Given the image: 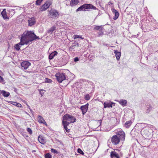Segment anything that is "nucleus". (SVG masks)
Instances as JSON below:
<instances>
[{
  "mask_svg": "<svg viewBox=\"0 0 158 158\" xmlns=\"http://www.w3.org/2000/svg\"><path fill=\"white\" fill-rule=\"evenodd\" d=\"M56 27L53 26L52 27L49 29L48 31V32L52 34L53 31L56 30Z\"/></svg>",
  "mask_w": 158,
  "mask_h": 158,
  "instance_id": "nucleus-28",
  "label": "nucleus"
},
{
  "mask_svg": "<svg viewBox=\"0 0 158 158\" xmlns=\"http://www.w3.org/2000/svg\"><path fill=\"white\" fill-rule=\"evenodd\" d=\"M73 37H74V39L77 38H80L82 39H84L82 37L81 35H73Z\"/></svg>",
  "mask_w": 158,
  "mask_h": 158,
  "instance_id": "nucleus-32",
  "label": "nucleus"
},
{
  "mask_svg": "<svg viewBox=\"0 0 158 158\" xmlns=\"http://www.w3.org/2000/svg\"><path fill=\"white\" fill-rule=\"evenodd\" d=\"M98 122L101 125V124L102 120H98Z\"/></svg>",
  "mask_w": 158,
  "mask_h": 158,
  "instance_id": "nucleus-47",
  "label": "nucleus"
},
{
  "mask_svg": "<svg viewBox=\"0 0 158 158\" xmlns=\"http://www.w3.org/2000/svg\"><path fill=\"white\" fill-rule=\"evenodd\" d=\"M103 28V27L102 26H95L94 27V30H98L100 31H102Z\"/></svg>",
  "mask_w": 158,
  "mask_h": 158,
  "instance_id": "nucleus-24",
  "label": "nucleus"
},
{
  "mask_svg": "<svg viewBox=\"0 0 158 158\" xmlns=\"http://www.w3.org/2000/svg\"><path fill=\"white\" fill-rule=\"evenodd\" d=\"M85 5H84V4L83 5L81 6L80 7H79L78 8H77L76 10V12H78V11H85Z\"/></svg>",
  "mask_w": 158,
  "mask_h": 158,
  "instance_id": "nucleus-20",
  "label": "nucleus"
},
{
  "mask_svg": "<svg viewBox=\"0 0 158 158\" xmlns=\"http://www.w3.org/2000/svg\"><path fill=\"white\" fill-rule=\"evenodd\" d=\"M89 104H86V105L81 106V109L82 110L83 115H84L88 109Z\"/></svg>",
  "mask_w": 158,
  "mask_h": 158,
  "instance_id": "nucleus-9",
  "label": "nucleus"
},
{
  "mask_svg": "<svg viewBox=\"0 0 158 158\" xmlns=\"http://www.w3.org/2000/svg\"><path fill=\"white\" fill-rule=\"evenodd\" d=\"M49 14L51 17L54 19H57L59 17V14L57 10L51 9L49 11Z\"/></svg>",
  "mask_w": 158,
  "mask_h": 158,
  "instance_id": "nucleus-4",
  "label": "nucleus"
},
{
  "mask_svg": "<svg viewBox=\"0 0 158 158\" xmlns=\"http://www.w3.org/2000/svg\"><path fill=\"white\" fill-rule=\"evenodd\" d=\"M77 151L78 153H79L82 155H84V153L81 149L78 148Z\"/></svg>",
  "mask_w": 158,
  "mask_h": 158,
  "instance_id": "nucleus-36",
  "label": "nucleus"
},
{
  "mask_svg": "<svg viewBox=\"0 0 158 158\" xmlns=\"http://www.w3.org/2000/svg\"><path fill=\"white\" fill-rule=\"evenodd\" d=\"M109 5H110V4H112V2H109Z\"/></svg>",
  "mask_w": 158,
  "mask_h": 158,
  "instance_id": "nucleus-49",
  "label": "nucleus"
},
{
  "mask_svg": "<svg viewBox=\"0 0 158 158\" xmlns=\"http://www.w3.org/2000/svg\"><path fill=\"white\" fill-rule=\"evenodd\" d=\"M2 94L4 97H8L10 94L9 92H6L4 90H2Z\"/></svg>",
  "mask_w": 158,
  "mask_h": 158,
  "instance_id": "nucleus-26",
  "label": "nucleus"
},
{
  "mask_svg": "<svg viewBox=\"0 0 158 158\" xmlns=\"http://www.w3.org/2000/svg\"><path fill=\"white\" fill-rule=\"evenodd\" d=\"M52 156L49 153H48L46 154L45 155V157L46 158H51Z\"/></svg>",
  "mask_w": 158,
  "mask_h": 158,
  "instance_id": "nucleus-33",
  "label": "nucleus"
},
{
  "mask_svg": "<svg viewBox=\"0 0 158 158\" xmlns=\"http://www.w3.org/2000/svg\"><path fill=\"white\" fill-rule=\"evenodd\" d=\"M58 54V52L55 51L50 54L49 56V59L50 60L52 59L53 57Z\"/></svg>",
  "mask_w": 158,
  "mask_h": 158,
  "instance_id": "nucleus-18",
  "label": "nucleus"
},
{
  "mask_svg": "<svg viewBox=\"0 0 158 158\" xmlns=\"http://www.w3.org/2000/svg\"><path fill=\"white\" fill-rule=\"evenodd\" d=\"M27 131L30 135H31L32 134V131L31 129H30V128H27Z\"/></svg>",
  "mask_w": 158,
  "mask_h": 158,
  "instance_id": "nucleus-40",
  "label": "nucleus"
},
{
  "mask_svg": "<svg viewBox=\"0 0 158 158\" xmlns=\"http://www.w3.org/2000/svg\"><path fill=\"white\" fill-rule=\"evenodd\" d=\"M4 81L3 78L1 76H0V82L3 84H4L5 83Z\"/></svg>",
  "mask_w": 158,
  "mask_h": 158,
  "instance_id": "nucleus-39",
  "label": "nucleus"
},
{
  "mask_svg": "<svg viewBox=\"0 0 158 158\" xmlns=\"http://www.w3.org/2000/svg\"><path fill=\"white\" fill-rule=\"evenodd\" d=\"M51 1H47L40 9V11H43L45 10L52 4Z\"/></svg>",
  "mask_w": 158,
  "mask_h": 158,
  "instance_id": "nucleus-5",
  "label": "nucleus"
},
{
  "mask_svg": "<svg viewBox=\"0 0 158 158\" xmlns=\"http://www.w3.org/2000/svg\"><path fill=\"white\" fill-rule=\"evenodd\" d=\"M35 152V150H34V151H32V152Z\"/></svg>",
  "mask_w": 158,
  "mask_h": 158,
  "instance_id": "nucleus-50",
  "label": "nucleus"
},
{
  "mask_svg": "<svg viewBox=\"0 0 158 158\" xmlns=\"http://www.w3.org/2000/svg\"><path fill=\"white\" fill-rule=\"evenodd\" d=\"M52 81V80L50 79L46 78L45 79V82L49 83L51 82Z\"/></svg>",
  "mask_w": 158,
  "mask_h": 158,
  "instance_id": "nucleus-35",
  "label": "nucleus"
},
{
  "mask_svg": "<svg viewBox=\"0 0 158 158\" xmlns=\"http://www.w3.org/2000/svg\"><path fill=\"white\" fill-rule=\"evenodd\" d=\"M2 90H0V95H1L2 93Z\"/></svg>",
  "mask_w": 158,
  "mask_h": 158,
  "instance_id": "nucleus-48",
  "label": "nucleus"
},
{
  "mask_svg": "<svg viewBox=\"0 0 158 158\" xmlns=\"http://www.w3.org/2000/svg\"><path fill=\"white\" fill-rule=\"evenodd\" d=\"M74 47V46H73V45H72L70 47V48L72 49H73Z\"/></svg>",
  "mask_w": 158,
  "mask_h": 158,
  "instance_id": "nucleus-46",
  "label": "nucleus"
},
{
  "mask_svg": "<svg viewBox=\"0 0 158 158\" xmlns=\"http://www.w3.org/2000/svg\"><path fill=\"white\" fill-rule=\"evenodd\" d=\"M85 9L96 10L97 8L91 4H84Z\"/></svg>",
  "mask_w": 158,
  "mask_h": 158,
  "instance_id": "nucleus-10",
  "label": "nucleus"
},
{
  "mask_svg": "<svg viewBox=\"0 0 158 158\" xmlns=\"http://www.w3.org/2000/svg\"><path fill=\"white\" fill-rule=\"evenodd\" d=\"M30 65L31 63L27 61L23 62L21 64L22 68L25 69H27Z\"/></svg>",
  "mask_w": 158,
  "mask_h": 158,
  "instance_id": "nucleus-8",
  "label": "nucleus"
},
{
  "mask_svg": "<svg viewBox=\"0 0 158 158\" xmlns=\"http://www.w3.org/2000/svg\"><path fill=\"white\" fill-rule=\"evenodd\" d=\"M152 109V107L151 105L149 104L146 105V113H149Z\"/></svg>",
  "mask_w": 158,
  "mask_h": 158,
  "instance_id": "nucleus-21",
  "label": "nucleus"
},
{
  "mask_svg": "<svg viewBox=\"0 0 158 158\" xmlns=\"http://www.w3.org/2000/svg\"><path fill=\"white\" fill-rule=\"evenodd\" d=\"M114 103L110 102H105L104 103V107L105 108L110 107H112L113 105H114Z\"/></svg>",
  "mask_w": 158,
  "mask_h": 158,
  "instance_id": "nucleus-11",
  "label": "nucleus"
},
{
  "mask_svg": "<svg viewBox=\"0 0 158 158\" xmlns=\"http://www.w3.org/2000/svg\"><path fill=\"white\" fill-rule=\"evenodd\" d=\"M156 52H158V50Z\"/></svg>",
  "mask_w": 158,
  "mask_h": 158,
  "instance_id": "nucleus-51",
  "label": "nucleus"
},
{
  "mask_svg": "<svg viewBox=\"0 0 158 158\" xmlns=\"http://www.w3.org/2000/svg\"><path fill=\"white\" fill-rule=\"evenodd\" d=\"M98 35L99 36L103 34V32H100L98 33Z\"/></svg>",
  "mask_w": 158,
  "mask_h": 158,
  "instance_id": "nucleus-43",
  "label": "nucleus"
},
{
  "mask_svg": "<svg viewBox=\"0 0 158 158\" xmlns=\"http://www.w3.org/2000/svg\"><path fill=\"white\" fill-rule=\"evenodd\" d=\"M76 119L74 116L69 114H66L63 117L62 123L67 124L76 122Z\"/></svg>",
  "mask_w": 158,
  "mask_h": 158,
  "instance_id": "nucleus-2",
  "label": "nucleus"
},
{
  "mask_svg": "<svg viewBox=\"0 0 158 158\" xmlns=\"http://www.w3.org/2000/svg\"><path fill=\"white\" fill-rule=\"evenodd\" d=\"M111 158H119L118 154L115 151H112L110 153Z\"/></svg>",
  "mask_w": 158,
  "mask_h": 158,
  "instance_id": "nucleus-13",
  "label": "nucleus"
},
{
  "mask_svg": "<svg viewBox=\"0 0 158 158\" xmlns=\"http://www.w3.org/2000/svg\"><path fill=\"white\" fill-rule=\"evenodd\" d=\"M79 60V59L78 57H76L74 58V61L75 62H77Z\"/></svg>",
  "mask_w": 158,
  "mask_h": 158,
  "instance_id": "nucleus-41",
  "label": "nucleus"
},
{
  "mask_svg": "<svg viewBox=\"0 0 158 158\" xmlns=\"http://www.w3.org/2000/svg\"><path fill=\"white\" fill-rule=\"evenodd\" d=\"M3 18V19H9V18L8 17L7 15H6V9H4L3 11H2V12H1V13Z\"/></svg>",
  "mask_w": 158,
  "mask_h": 158,
  "instance_id": "nucleus-17",
  "label": "nucleus"
},
{
  "mask_svg": "<svg viewBox=\"0 0 158 158\" xmlns=\"http://www.w3.org/2000/svg\"><path fill=\"white\" fill-rule=\"evenodd\" d=\"M112 11L113 14H114L115 15L113 19L114 20L117 19L118 18L119 15V13L117 10L114 8L112 9Z\"/></svg>",
  "mask_w": 158,
  "mask_h": 158,
  "instance_id": "nucleus-12",
  "label": "nucleus"
},
{
  "mask_svg": "<svg viewBox=\"0 0 158 158\" xmlns=\"http://www.w3.org/2000/svg\"><path fill=\"white\" fill-rule=\"evenodd\" d=\"M20 45L21 46L23 45H22V44L20 43H19L18 44H16L15 45V49L16 50L19 51L20 49L19 45Z\"/></svg>",
  "mask_w": 158,
  "mask_h": 158,
  "instance_id": "nucleus-29",
  "label": "nucleus"
},
{
  "mask_svg": "<svg viewBox=\"0 0 158 158\" xmlns=\"http://www.w3.org/2000/svg\"><path fill=\"white\" fill-rule=\"evenodd\" d=\"M73 46H74V47L76 46L78 47L79 44L78 43H77L76 44H75L74 45H73Z\"/></svg>",
  "mask_w": 158,
  "mask_h": 158,
  "instance_id": "nucleus-44",
  "label": "nucleus"
},
{
  "mask_svg": "<svg viewBox=\"0 0 158 158\" xmlns=\"http://www.w3.org/2000/svg\"><path fill=\"white\" fill-rule=\"evenodd\" d=\"M114 53L115 54V56L116 57L117 60H119L121 56V52H118L116 50H115L114 51Z\"/></svg>",
  "mask_w": 158,
  "mask_h": 158,
  "instance_id": "nucleus-19",
  "label": "nucleus"
},
{
  "mask_svg": "<svg viewBox=\"0 0 158 158\" xmlns=\"http://www.w3.org/2000/svg\"><path fill=\"white\" fill-rule=\"evenodd\" d=\"M117 135L118 136V138L119 139V140L124 141L125 139V134L123 131H119L118 132Z\"/></svg>",
  "mask_w": 158,
  "mask_h": 158,
  "instance_id": "nucleus-6",
  "label": "nucleus"
},
{
  "mask_svg": "<svg viewBox=\"0 0 158 158\" xmlns=\"http://www.w3.org/2000/svg\"><path fill=\"white\" fill-rule=\"evenodd\" d=\"M43 0H37L36 1L35 4L36 5H40Z\"/></svg>",
  "mask_w": 158,
  "mask_h": 158,
  "instance_id": "nucleus-34",
  "label": "nucleus"
},
{
  "mask_svg": "<svg viewBox=\"0 0 158 158\" xmlns=\"http://www.w3.org/2000/svg\"><path fill=\"white\" fill-rule=\"evenodd\" d=\"M3 73L2 72V71L1 70H0V75L1 76H3Z\"/></svg>",
  "mask_w": 158,
  "mask_h": 158,
  "instance_id": "nucleus-45",
  "label": "nucleus"
},
{
  "mask_svg": "<svg viewBox=\"0 0 158 158\" xmlns=\"http://www.w3.org/2000/svg\"><path fill=\"white\" fill-rule=\"evenodd\" d=\"M38 140L39 142L42 144H44L45 143V141L43 138H40V139H39V138H38Z\"/></svg>",
  "mask_w": 158,
  "mask_h": 158,
  "instance_id": "nucleus-30",
  "label": "nucleus"
},
{
  "mask_svg": "<svg viewBox=\"0 0 158 158\" xmlns=\"http://www.w3.org/2000/svg\"><path fill=\"white\" fill-rule=\"evenodd\" d=\"M63 125L64 127V129L66 131V132H69V130L68 129V128L67 127V126H68L69 125L67 124H64V123H63Z\"/></svg>",
  "mask_w": 158,
  "mask_h": 158,
  "instance_id": "nucleus-31",
  "label": "nucleus"
},
{
  "mask_svg": "<svg viewBox=\"0 0 158 158\" xmlns=\"http://www.w3.org/2000/svg\"><path fill=\"white\" fill-rule=\"evenodd\" d=\"M111 140L112 143L114 145L117 144L120 141L117 135L113 136L112 137Z\"/></svg>",
  "mask_w": 158,
  "mask_h": 158,
  "instance_id": "nucleus-7",
  "label": "nucleus"
},
{
  "mask_svg": "<svg viewBox=\"0 0 158 158\" xmlns=\"http://www.w3.org/2000/svg\"><path fill=\"white\" fill-rule=\"evenodd\" d=\"M132 123V122L131 120L127 121L124 124V126L127 128H128L131 125Z\"/></svg>",
  "mask_w": 158,
  "mask_h": 158,
  "instance_id": "nucleus-25",
  "label": "nucleus"
},
{
  "mask_svg": "<svg viewBox=\"0 0 158 158\" xmlns=\"http://www.w3.org/2000/svg\"><path fill=\"white\" fill-rule=\"evenodd\" d=\"M10 103L18 107H21L22 106V105L21 104L12 101L10 102Z\"/></svg>",
  "mask_w": 158,
  "mask_h": 158,
  "instance_id": "nucleus-27",
  "label": "nucleus"
},
{
  "mask_svg": "<svg viewBox=\"0 0 158 158\" xmlns=\"http://www.w3.org/2000/svg\"><path fill=\"white\" fill-rule=\"evenodd\" d=\"M116 101L118 102L119 104L123 106H126L127 104V101L125 100L122 99L120 100H117Z\"/></svg>",
  "mask_w": 158,
  "mask_h": 158,
  "instance_id": "nucleus-15",
  "label": "nucleus"
},
{
  "mask_svg": "<svg viewBox=\"0 0 158 158\" xmlns=\"http://www.w3.org/2000/svg\"><path fill=\"white\" fill-rule=\"evenodd\" d=\"M78 2V0H72L70 2V5L73 6L76 5Z\"/></svg>",
  "mask_w": 158,
  "mask_h": 158,
  "instance_id": "nucleus-22",
  "label": "nucleus"
},
{
  "mask_svg": "<svg viewBox=\"0 0 158 158\" xmlns=\"http://www.w3.org/2000/svg\"><path fill=\"white\" fill-rule=\"evenodd\" d=\"M55 76L57 80L60 83L62 82L63 81L66 79L65 74L64 73H56Z\"/></svg>",
  "mask_w": 158,
  "mask_h": 158,
  "instance_id": "nucleus-3",
  "label": "nucleus"
},
{
  "mask_svg": "<svg viewBox=\"0 0 158 158\" xmlns=\"http://www.w3.org/2000/svg\"><path fill=\"white\" fill-rule=\"evenodd\" d=\"M85 98L86 100H89L90 98V97L89 95V94L86 95L85 97Z\"/></svg>",
  "mask_w": 158,
  "mask_h": 158,
  "instance_id": "nucleus-37",
  "label": "nucleus"
},
{
  "mask_svg": "<svg viewBox=\"0 0 158 158\" xmlns=\"http://www.w3.org/2000/svg\"><path fill=\"white\" fill-rule=\"evenodd\" d=\"M51 151L52 152L54 153L57 154L58 153L57 151L56 150L53 148H51Z\"/></svg>",
  "mask_w": 158,
  "mask_h": 158,
  "instance_id": "nucleus-38",
  "label": "nucleus"
},
{
  "mask_svg": "<svg viewBox=\"0 0 158 158\" xmlns=\"http://www.w3.org/2000/svg\"><path fill=\"white\" fill-rule=\"evenodd\" d=\"M40 39L32 31H25L22 35L20 43L22 45L28 44L34 40Z\"/></svg>",
  "mask_w": 158,
  "mask_h": 158,
  "instance_id": "nucleus-1",
  "label": "nucleus"
},
{
  "mask_svg": "<svg viewBox=\"0 0 158 158\" xmlns=\"http://www.w3.org/2000/svg\"><path fill=\"white\" fill-rule=\"evenodd\" d=\"M28 22L29 23V25L30 26H32L35 23V22L34 18L32 17L31 18L29 19L28 20Z\"/></svg>",
  "mask_w": 158,
  "mask_h": 158,
  "instance_id": "nucleus-14",
  "label": "nucleus"
},
{
  "mask_svg": "<svg viewBox=\"0 0 158 158\" xmlns=\"http://www.w3.org/2000/svg\"><path fill=\"white\" fill-rule=\"evenodd\" d=\"M143 135L144 136H147V137H148L150 135L147 130H144L142 132Z\"/></svg>",
  "mask_w": 158,
  "mask_h": 158,
  "instance_id": "nucleus-23",
  "label": "nucleus"
},
{
  "mask_svg": "<svg viewBox=\"0 0 158 158\" xmlns=\"http://www.w3.org/2000/svg\"><path fill=\"white\" fill-rule=\"evenodd\" d=\"M43 90H40V94L42 95V94H44V93L43 92Z\"/></svg>",
  "mask_w": 158,
  "mask_h": 158,
  "instance_id": "nucleus-42",
  "label": "nucleus"
},
{
  "mask_svg": "<svg viewBox=\"0 0 158 158\" xmlns=\"http://www.w3.org/2000/svg\"><path fill=\"white\" fill-rule=\"evenodd\" d=\"M38 121L40 123L44 124L46 125L47 124L43 118L41 116L39 115L38 117Z\"/></svg>",
  "mask_w": 158,
  "mask_h": 158,
  "instance_id": "nucleus-16",
  "label": "nucleus"
}]
</instances>
